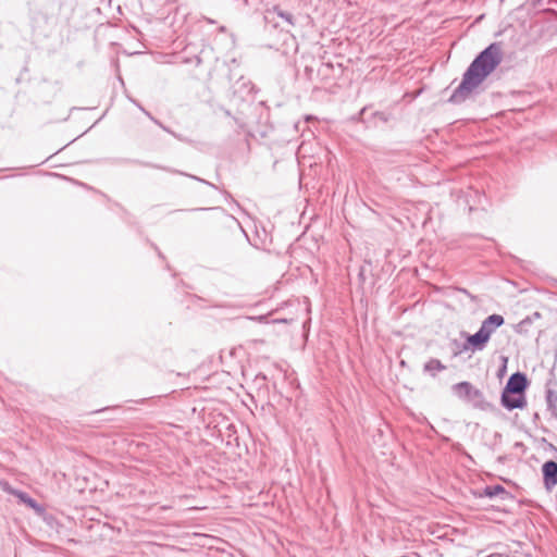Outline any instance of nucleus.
<instances>
[{"label":"nucleus","instance_id":"obj_1","mask_svg":"<svg viewBox=\"0 0 557 557\" xmlns=\"http://www.w3.org/2000/svg\"><path fill=\"white\" fill-rule=\"evenodd\" d=\"M502 42H492L470 63L462 75L461 83L453 91L449 103L461 104L470 99L478 87L496 70L503 61Z\"/></svg>","mask_w":557,"mask_h":557},{"label":"nucleus","instance_id":"obj_2","mask_svg":"<svg viewBox=\"0 0 557 557\" xmlns=\"http://www.w3.org/2000/svg\"><path fill=\"white\" fill-rule=\"evenodd\" d=\"M504 322L503 315L491 314L482 322L476 333L469 334L465 331H457L451 342L455 348H482L488 342L494 331L502 326Z\"/></svg>","mask_w":557,"mask_h":557},{"label":"nucleus","instance_id":"obj_3","mask_svg":"<svg viewBox=\"0 0 557 557\" xmlns=\"http://www.w3.org/2000/svg\"><path fill=\"white\" fill-rule=\"evenodd\" d=\"M453 392L459 399L470 403L476 409L484 410L488 406L483 393L470 382L462 381L454 384Z\"/></svg>","mask_w":557,"mask_h":557},{"label":"nucleus","instance_id":"obj_4","mask_svg":"<svg viewBox=\"0 0 557 557\" xmlns=\"http://www.w3.org/2000/svg\"><path fill=\"white\" fill-rule=\"evenodd\" d=\"M529 384H530V382H529L525 373L520 372V371L512 373L509 376L506 385L504 386L505 398L507 399L508 394H518V395L525 396V392L529 387Z\"/></svg>","mask_w":557,"mask_h":557},{"label":"nucleus","instance_id":"obj_5","mask_svg":"<svg viewBox=\"0 0 557 557\" xmlns=\"http://www.w3.org/2000/svg\"><path fill=\"white\" fill-rule=\"evenodd\" d=\"M472 495L476 498H494L498 496L502 500H509L515 498V496L500 484L486 485L481 491H473Z\"/></svg>","mask_w":557,"mask_h":557},{"label":"nucleus","instance_id":"obj_6","mask_svg":"<svg viewBox=\"0 0 557 557\" xmlns=\"http://www.w3.org/2000/svg\"><path fill=\"white\" fill-rule=\"evenodd\" d=\"M543 485L547 492H552L557 485V461L547 460L541 468Z\"/></svg>","mask_w":557,"mask_h":557},{"label":"nucleus","instance_id":"obj_7","mask_svg":"<svg viewBox=\"0 0 557 557\" xmlns=\"http://www.w3.org/2000/svg\"><path fill=\"white\" fill-rule=\"evenodd\" d=\"M275 16L283 18L289 26H295L294 15L289 12H286L280 8V5H274L271 9H267L264 12V21L268 24H272L273 27H278L277 22L275 21Z\"/></svg>","mask_w":557,"mask_h":557},{"label":"nucleus","instance_id":"obj_8","mask_svg":"<svg viewBox=\"0 0 557 557\" xmlns=\"http://www.w3.org/2000/svg\"><path fill=\"white\" fill-rule=\"evenodd\" d=\"M541 313L535 311L531 315H528L522 321H520L518 324L515 325V330L519 334L524 335H536L540 333V326L534 325L535 320L541 319Z\"/></svg>","mask_w":557,"mask_h":557},{"label":"nucleus","instance_id":"obj_9","mask_svg":"<svg viewBox=\"0 0 557 557\" xmlns=\"http://www.w3.org/2000/svg\"><path fill=\"white\" fill-rule=\"evenodd\" d=\"M557 382L553 379L548 380L545 384V401L547 410L550 416L557 420V391L555 386Z\"/></svg>","mask_w":557,"mask_h":557},{"label":"nucleus","instance_id":"obj_10","mask_svg":"<svg viewBox=\"0 0 557 557\" xmlns=\"http://www.w3.org/2000/svg\"><path fill=\"white\" fill-rule=\"evenodd\" d=\"M500 405L508 411L515 409H524L528 405L527 397L518 394H508L507 399L505 398V388L500 394Z\"/></svg>","mask_w":557,"mask_h":557},{"label":"nucleus","instance_id":"obj_11","mask_svg":"<svg viewBox=\"0 0 557 557\" xmlns=\"http://www.w3.org/2000/svg\"><path fill=\"white\" fill-rule=\"evenodd\" d=\"M17 498L25 504L27 507L32 508L36 515L45 512V506L39 504L35 498L29 496L26 492H16Z\"/></svg>","mask_w":557,"mask_h":557},{"label":"nucleus","instance_id":"obj_12","mask_svg":"<svg viewBox=\"0 0 557 557\" xmlns=\"http://www.w3.org/2000/svg\"><path fill=\"white\" fill-rule=\"evenodd\" d=\"M134 162L136 164L145 166V168H152V169H158V170L166 171V172H170V173H173V174H182V175H187L188 176V174H185V173L180 172L177 170H174V169H171V168H168V166H163V165H160V164H154V163H151V162L139 161V160H136ZM189 177H191L194 180H197L199 182H202V183H207L205 180H201V178H199L197 176H194V175H189Z\"/></svg>","mask_w":557,"mask_h":557},{"label":"nucleus","instance_id":"obj_13","mask_svg":"<svg viewBox=\"0 0 557 557\" xmlns=\"http://www.w3.org/2000/svg\"><path fill=\"white\" fill-rule=\"evenodd\" d=\"M424 371L435 376L436 372L445 369V366L438 359H430L424 363Z\"/></svg>","mask_w":557,"mask_h":557},{"label":"nucleus","instance_id":"obj_14","mask_svg":"<svg viewBox=\"0 0 557 557\" xmlns=\"http://www.w3.org/2000/svg\"><path fill=\"white\" fill-rule=\"evenodd\" d=\"M499 361H500V364L498 367L496 375H497V377L502 379L507 373L508 357L499 356Z\"/></svg>","mask_w":557,"mask_h":557},{"label":"nucleus","instance_id":"obj_15","mask_svg":"<svg viewBox=\"0 0 557 557\" xmlns=\"http://www.w3.org/2000/svg\"><path fill=\"white\" fill-rule=\"evenodd\" d=\"M37 516L40 517L51 528L57 524V518L52 513H49L46 509L44 513H38Z\"/></svg>","mask_w":557,"mask_h":557},{"label":"nucleus","instance_id":"obj_16","mask_svg":"<svg viewBox=\"0 0 557 557\" xmlns=\"http://www.w3.org/2000/svg\"><path fill=\"white\" fill-rule=\"evenodd\" d=\"M366 111H367V107H363V108L359 111V113H358V114H356V115H354V116H351V117H350V120H351L352 122H356V123H361V122H363V114H364V112H366Z\"/></svg>","mask_w":557,"mask_h":557},{"label":"nucleus","instance_id":"obj_17","mask_svg":"<svg viewBox=\"0 0 557 557\" xmlns=\"http://www.w3.org/2000/svg\"><path fill=\"white\" fill-rule=\"evenodd\" d=\"M114 408L115 407L108 406V407H104V408L92 410V411L89 412V414L103 413V412L109 411V410L114 409Z\"/></svg>","mask_w":557,"mask_h":557},{"label":"nucleus","instance_id":"obj_18","mask_svg":"<svg viewBox=\"0 0 557 557\" xmlns=\"http://www.w3.org/2000/svg\"><path fill=\"white\" fill-rule=\"evenodd\" d=\"M542 442H543V443H545V444L547 445V448H548L549 450H552L553 453L557 454V447H556L554 444H552V443L547 442V440H546V438H542Z\"/></svg>","mask_w":557,"mask_h":557},{"label":"nucleus","instance_id":"obj_19","mask_svg":"<svg viewBox=\"0 0 557 557\" xmlns=\"http://www.w3.org/2000/svg\"><path fill=\"white\" fill-rule=\"evenodd\" d=\"M222 111L224 112V114H225L226 116L232 117V119L235 121V123H238V120H237L235 116H233V115L231 114L230 110L222 108Z\"/></svg>","mask_w":557,"mask_h":557},{"label":"nucleus","instance_id":"obj_20","mask_svg":"<svg viewBox=\"0 0 557 557\" xmlns=\"http://www.w3.org/2000/svg\"><path fill=\"white\" fill-rule=\"evenodd\" d=\"M153 122H154L156 124H158L160 127H162V128H163V131L170 132V131H169V128H168V127H165L163 124H161L159 121L153 120Z\"/></svg>","mask_w":557,"mask_h":557},{"label":"nucleus","instance_id":"obj_21","mask_svg":"<svg viewBox=\"0 0 557 557\" xmlns=\"http://www.w3.org/2000/svg\"><path fill=\"white\" fill-rule=\"evenodd\" d=\"M466 350H462V349H459V350H455V354L454 356H458V355H461L462 352H465Z\"/></svg>","mask_w":557,"mask_h":557},{"label":"nucleus","instance_id":"obj_22","mask_svg":"<svg viewBox=\"0 0 557 557\" xmlns=\"http://www.w3.org/2000/svg\"><path fill=\"white\" fill-rule=\"evenodd\" d=\"M219 32L220 33H225L226 32V27L225 26H220L219 27Z\"/></svg>","mask_w":557,"mask_h":557},{"label":"nucleus","instance_id":"obj_23","mask_svg":"<svg viewBox=\"0 0 557 557\" xmlns=\"http://www.w3.org/2000/svg\"><path fill=\"white\" fill-rule=\"evenodd\" d=\"M226 351H227V354H228L231 357H232V356L234 355V352H235V350H233V349H230V350H226Z\"/></svg>","mask_w":557,"mask_h":557},{"label":"nucleus","instance_id":"obj_24","mask_svg":"<svg viewBox=\"0 0 557 557\" xmlns=\"http://www.w3.org/2000/svg\"><path fill=\"white\" fill-rule=\"evenodd\" d=\"M257 377H261L262 380H267V376L264 374H259Z\"/></svg>","mask_w":557,"mask_h":557},{"label":"nucleus","instance_id":"obj_25","mask_svg":"<svg viewBox=\"0 0 557 557\" xmlns=\"http://www.w3.org/2000/svg\"><path fill=\"white\" fill-rule=\"evenodd\" d=\"M533 418H534V420H537V419H540V416H539V413H537V412H535V413H534V416H533Z\"/></svg>","mask_w":557,"mask_h":557},{"label":"nucleus","instance_id":"obj_26","mask_svg":"<svg viewBox=\"0 0 557 557\" xmlns=\"http://www.w3.org/2000/svg\"><path fill=\"white\" fill-rule=\"evenodd\" d=\"M206 21H207L208 23H210V24H213V23H214V21H213V20L208 18V17L206 18Z\"/></svg>","mask_w":557,"mask_h":557},{"label":"nucleus","instance_id":"obj_27","mask_svg":"<svg viewBox=\"0 0 557 557\" xmlns=\"http://www.w3.org/2000/svg\"><path fill=\"white\" fill-rule=\"evenodd\" d=\"M145 400H146V398H143V399H140V400H137L136 403H137V404H143Z\"/></svg>","mask_w":557,"mask_h":557},{"label":"nucleus","instance_id":"obj_28","mask_svg":"<svg viewBox=\"0 0 557 557\" xmlns=\"http://www.w3.org/2000/svg\"><path fill=\"white\" fill-rule=\"evenodd\" d=\"M146 115H148V117H151V120L153 121L154 119L151 116V114H149V112H146Z\"/></svg>","mask_w":557,"mask_h":557},{"label":"nucleus","instance_id":"obj_29","mask_svg":"<svg viewBox=\"0 0 557 557\" xmlns=\"http://www.w3.org/2000/svg\"><path fill=\"white\" fill-rule=\"evenodd\" d=\"M146 115H148V117H151V120L153 121L154 119L151 116V114H149V112H146Z\"/></svg>","mask_w":557,"mask_h":557},{"label":"nucleus","instance_id":"obj_30","mask_svg":"<svg viewBox=\"0 0 557 557\" xmlns=\"http://www.w3.org/2000/svg\"><path fill=\"white\" fill-rule=\"evenodd\" d=\"M280 320H274V322H278ZM282 322H286V319L281 320Z\"/></svg>","mask_w":557,"mask_h":557}]
</instances>
